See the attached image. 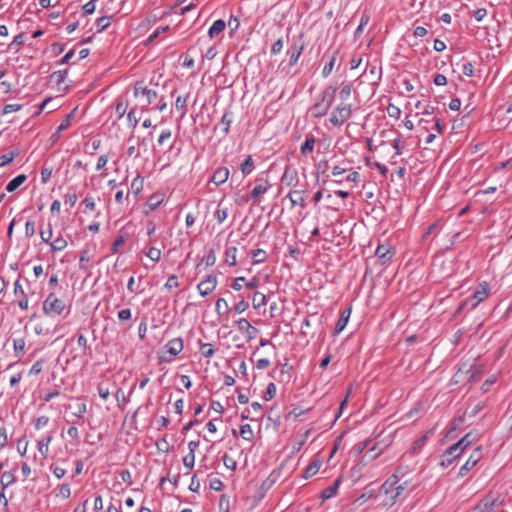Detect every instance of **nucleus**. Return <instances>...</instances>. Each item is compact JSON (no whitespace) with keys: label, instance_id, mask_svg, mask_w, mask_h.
Returning <instances> with one entry per match:
<instances>
[{"label":"nucleus","instance_id":"f257e3e1","mask_svg":"<svg viewBox=\"0 0 512 512\" xmlns=\"http://www.w3.org/2000/svg\"><path fill=\"white\" fill-rule=\"evenodd\" d=\"M397 483V473L388 477L385 482L376 491V499L380 500L379 505L383 507H391L397 501L398 497L395 495L394 485Z\"/></svg>","mask_w":512,"mask_h":512},{"label":"nucleus","instance_id":"f03ea898","mask_svg":"<svg viewBox=\"0 0 512 512\" xmlns=\"http://www.w3.org/2000/svg\"><path fill=\"white\" fill-rule=\"evenodd\" d=\"M475 440L472 432H468L458 442L450 446L442 455L441 465L448 467L454 459L458 458L464 450Z\"/></svg>","mask_w":512,"mask_h":512},{"label":"nucleus","instance_id":"7ed1b4c3","mask_svg":"<svg viewBox=\"0 0 512 512\" xmlns=\"http://www.w3.org/2000/svg\"><path fill=\"white\" fill-rule=\"evenodd\" d=\"M64 300L58 298L54 293H50L43 302V313L48 317H57L65 310Z\"/></svg>","mask_w":512,"mask_h":512},{"label":"nucleus","instance_id":"20e7f679","mask_svg":"<svg viewBox=\"0 0 512 512\" xmlns=\"http://www.w3.org/2000/svg\"><path fill=\"white\" fill-rule=\"evenodd\" d=\"M352 116V106L341 102L338 104L331 113L329 118L330 123L333 126H342Z\"/></svg>","mask_w":512,"mask_h":512},{"label":"nucleus","instance_id":"39448f33","mask_svg":"<svg viewBox=\"0 0 512 512\" xmlns=\"http://www.w3.org/2000/svg\"><path fill=\"white\" fill-rule=\"evenodd\" d=\"M142 96L145 98L144 104L142 105V111L148 109V106L152 104L158 97L157 91L149 89L144 81H137L134 85V96Z\"/></svg>","mask_w":512,"mask_h":512},{"label":"nucleus","instance_id":"423d86ee","mask_svg":"<svg viewBox=\"0 0 512 512\" xmlns=\"http://www.w3.org/2000/svg\"><path fill=\"white\" fill-rule=\"evenodd\" d=\"M490 294V288L487 282H483L479 284L478 288L474 291V293L465 299L457 308L455 314H460L461 311L467 307L470 301L475 300V304H480L484 299H486Z\"/></svg>","mask_w":512,"mask_h":512},{"label":"nucleus","instance_id":"0eeeda50","mask_svg":"<svg viewBox=\"0 0 512 512\" xmlns=\"http://www.w3.org/2000/svg\"><path fill=\"white\" fill-rule=\"evenodd\" d=\"M395 473H397V483L394 485L395 495H397L398 500L404 499L413 490V487L410 485L411 481L403 479L404 474L401 473L400 469H397Z\"/></svg>","mask_w":512,"mask_h":512},{"label":"nucleus","instance_id":"6e6552de","mask_svg":"<svg viewBox=\"0 0 512 512\" xmlns=\"http://www.w3.org/2000/svg\"><path fill=\"white\" fill-rule=\"evenodd\" d=\"M183 340L182 338H174L165 345L166 351L170 354V358L160 357V362H171L173 357L177 356L183 350Z\"/></svg>","mask_w":512,"mask_h":512},{"label":"nucleus","instance_id":"1a4fd4ad","mask_svg":"<svg viewBox=\"0 0 512 512\" xmlns=\"http://www.w3.org/2000/svg\"><path fill=\"white\" fill-rule=\"evenodd\" d=\"M324 57H326L328 59V61L326 62V64L324 65V67L322 69V77L327 78L332 73V71L336 65V62L339 57V50L335 49L333 51H327L324 54Z\"/></svg>","mask_w":512,"mask_h":512},{"label":"nucleus","instance_id":"9d476101","mask_svg":"<svg viewBox=\"0 0 512 512\" xmlns=\"http://www.w3.org/2000/svg\"><path fill=\"white\" fill-rule=\"evenodd\" d=\"M375 255L381 261V264L385 265L392 259L394 251L389 243L379 244L376 248Z\"/></svg>","mask_w":512,"mask_h":512},{"label":"nucleus","instance_id":"9b49d317","mask_svg":"<svg viewBox=\"0 0 512 512\" xmlns=\"http://www.w3.org/2000/svg\"><path fill=\"white\" fill-rule=\"evenodd\" d=\"M216 285H217V277L214 275H209L206 277L205 280L201 281L197 285V289L201 296H207L216 288Z\"/></svg>","mask_w":512,"mask_h":512},{"label":"nucleus","instance_id":"f8f14e48","mask_svg":"<svg viewBox=\"0 0 512 512\" xmlns=\"http://www.w3.org/2000/svg\"><path fill=\"white\" fill-rule=\"evenodd\" d=\"M336 92H337V86L328 85L324 88V90L318 96L317 100H319L321 103L326 105L328 108H331V106L334 102V99H335Z\"/></svg>","mask_w":512,"mask_h":512},{"label":"nucleus","instance_id":"ddd939ff","mask_svg":"<svg viewBox=\"0 0 512 512\" xmlns=\"http://www.w3.org/2000/svg\"><path fill=\"white\" fill-rule=\"evenodd\" d=\"M376 490L370 489L365 492H363L359 497H357L353 503L347 506V512H354L357 507L363 505L365 502H367L371 498L376 499Z\"/></svg>","mask_w":512,"mask_h":512},{"label":"nucleus","instance_id":"4468645a","mask_svg":"<svg viewBox=\"0 0 512 512\" xmlns=\"http://www.w3.org/2000/svg\"><path fill=\"white\" fill-rule=\"evenodd\" d=\"M236 323L238 326V330L241 333L245 334L248 340H252L257 336L259 332L258 329L252 326L247 319L241 318Z\"/></svg>","mask_w":512,"mask_h":512},{"label":"nucleus","instance_id":"2eb2a0df","mask_svg":"<svg viewBox=\"0 0 512 512\" xmlns=\"http://www.w3.org/2000/svg\"><path fill=\"white\" fill-rule=\"evenodd\" d=\"M14 295L19 298L18 306L21 310L25 311L28 309L29 301L24 289L19 280L14 283Z\"/></svg>","mask_w":512,"mask_h":512},{"label":"nucleus","instance_id":"dca6fc26","mask_svg":"<svg viewBox=\"0 0 512 512\" xmlns=\"http://www.w3.org/2000/svg\"><path fill=\"white\" fill-rule=\"evenodd\" d=\"M304 50V43L302 41H294L288 51V54L290 56V59H289V66L290 67H293L300 55L302 54Z\"/></svg>","mask_w":512,"mask_h":512},{"label":"nucleus","instance_id":"f3484780","mask_svg":"<svg viewBox=\"0 0 512 512\" xmlns=\"http://www.w3.org/2000/svg\"><path fill=\"white\" fill-rule=\"evenodd\" d=\"M480 452L479 448H477L476 452L472 454L469 459L460 467L458 475L460 477L465 476L479 461Z\"/></svg>","mask_w":512,"mask_h":512},{"label":"nucleus","instance_id":"a211bd4d","mask_svg":"<svg viewBox=\"0 0 512 512\" xmlns=\"http://www.w3.org/2000/svg\"><path fill=\"white\" fill-rule=\"evenodd\" d=\"M229 177V170L226 167H219L217 168L211 178L210 182L214 183L216 186H219L223 183H225L228 180Z\"/></svg>","mask_w":512,"mask_h":512},{"label":"nucleus","instance_id":"6ab92c4d","mask_svg":"<svg viewBox=\"0 0 512 512\" xmlns=\"http://www.w3.org/2000/svg\"><path fill=\"white\" fill-rule=\"evenodd\" d=\"M350 314H351V307H349L341 312L340 317L335 325L334 335H338L345 329V327L349 321Z\"/></svg>","mask_w":512,"mask_h":512},{"label":"nucleus","instance_id":"aec40b11","mask_svg":"<svg viewBox=\"0 0 512 512\" xmlns=\"http://www.w3.org/2000/svg\"><path fill=\"white\" fill-rule=\"evenodd\" d=\"M17 481L14 470L4 471L0 477V484L3 491L13 485Z\"/></svg>","mask_w":512,"mask_h":512},{"label":"nucleus","instance_id":"412c9836","mask_svg":"<svg viewBox=\"0 0 512 512\" xmlns=\"http://www.w3.org/2000/svg\"><path fill=\"white\" fill-rule=\"evenodd\" d=\"M340 484H341V478L338 477L331 486L322 490L321 498L323 500H328V499L334 497L338 492Z\"/></svg>","mask_w":512,"mask_h":512},{"label":"nucleus","instance_id":"4be33fe9","mask_svg":"<svg viewBox=\"0 0 512 512\" xmlns=\"http://www.w3.org/2000/svg\"><path fill=\"white\" fill-rule=\"evenodd\" d=\"M330 108L321 103L319 100H316L314 105L310 108V113L313 118H321L325 116Z\"/></svg>","mask_w":512,"mask_h":512},{"label":"nucleus","instance_id":"5701e85b","mask_svg":"<svg viewBox=\"0 0 512 512\" xmlns=\"http://www.w3.org/2000/svg\"><path fill=\"white\" fill-rule=\"evenodd\" d=\"M226 28V23L224 20L219 19L216 20L212 26L208 30V36L213 39L216 36H218L220 33H222Z\"/></svg>","mask_w":512,"mask_h":512},{"label":"nucleus","instance_id":"b1692460","mask_svg":"<svg viewBox=\"0 0 512 512\" xmlns=\"http://www.w3.org/2000/svg\"><path fill=\"white\" fill-rule=\"evenodd\" d=\"M52 439V434H48L38 441V451L44 458H46L48 455L49 444L51 443Z\"/></svg>","mask_w":512,"mask_h":512},{"label":"nucleus","instance_id":"393cba45","mask_svg":"<svg viewBox=\"0 0 512 512\" xmlns=\"http://www.w3.org/2000/svg\"><path fill=\"white\" fill-rule=\"evenodd\" d=\"M270 187L271 185L269 184L268 180H265L264 183H259L252 189L250 198L257 199L260 195L266 193Z\"/></svg>","mask_w":512,"mask_h":512},{"label":"nucleus","instance_id":"a878e982","mask_svg":"<svg viewBox=\"0 0 512 512\" xmlns=\"http://www.w3.org/2000/svg\"><path fill=\"white\" fill-rule=\"evenodd\" d=\"M316 140L314 136H309L306 138L304 143L300 147V153L303 156H307L309 153H312L314 151Z\"/></svg>","mask_w":512,"mask_h":512},{"label":"nucleus","instance_id":"bb28decb","mask_svg":"<svg viewBox=\"0 0 512 512\" xmlns=\"http://www.w3.org/2000/svg\"><path fill=\"white\" fill-rule=\"evenodd\" d=\"M321 467V461L319 459H314L305 469L303 477L308 479L314 476Z\"/></svg>","mask_w":512,"mask_h":512},{"label":"nucleus","instance_id":"cd10ccee","mask_svg":"<svg viewBox=\"0 0 512 512\" xmlns=\"http://www.w3.org/2000/svg\"><path fill=\"white\" fill-rule=\"evenodd\" d=\"M27 179V176L24 174H20L13 178L6 186V190L8 192H14L17 188H19Z\"/></svg>","mask_w":512,"mask_h":512},{"label":"nucleus","instance_id":"c85d7f7f","mask_svg":"<svg viewBox=\"0 0 512 512\" xmlns=\"http://www.w3.org/2000/svg\"><path fill=\"white\" fill-rule=\"evenodd\" d=\"M26 342L23 337L13 339V349L16 357H21L25 353Z\"/></svg>","mask_w":512,"mask_h":512},{"label":"nucleus","instance_id":"c756f323","mask_svg":"<svg viewBox=\"0 0 512 512\" xmlns=\"http://www.w3.org/2000/svg\"><path fill=\"white\" fill-rule=\"evenodd\" d=\"M288 197L290 199V202L292 206L299 205L302 208L305 207V198L303 197L302 193L300 191H292L288 194Z\"/></svg>","mask_w":512,"mask_h":512},{"label":"nucleus","instance_id":"7c9ffc66","mask_svg":"<svg viewBox=\"0 0 512 512\" xmlns=\"http://www.w3.org/2000/svg\"><path fill=\"white\" fill-rule=\"evenodd\" d=\"M255 168L254 160L251 155H248L244 162L240 165V170L244 177L249 175Z\"/></svg>","mask_w":512,"mask_h":512},{"label":"nucleus","instance_id":"2f4dec72","mask_svg":"<svg viewBox=\"0 0 512 512\" xmlns=\"http://www.w3.org/2000/svg\"><path fill=\"white\" fill-rule=\"evenodd\" d=\"M215 310L219 316H228L230 307L224 298H219L215 304Z\"/></svg>","mask_w":512,"mask_h":512},{"label":"nucleus","instance_id":"473e14b6","mask_svg":"<svg viewBox=\"0 0 512 512\" xmlns=\"http://www.w3.org/2000/svg\"><path fill=\"white\" fill-rule=\"evenodd\" d=\"M237 248L235 246L227 247L225 251V261L229 266H235L237 263Z\"/></svg>","mask_w":512,"mask_h":512},{"label":"nucleus","instance_id":"72a5a7b5","mask_svg":"<svg viewBox=\"0 0 512 512\" xmlns=\"http://www.w3.org/2000/svg\"><path fill=\"white\" fill-rule=\"evenodd\" d=\"M50 247L52 252L62 251L67 247V241L62 236H58L50 242Z\"/></svg>","mask_w":512,"mask_h":512},{"label":"nucleus","instance_id":"f704fd0d","mask_svg":"<svg viewBox=\"0 0 512 512\" xmlns=\"http://www.w3.org/2000/svg\"><path fill=\"white\" fill-rule=\"evenodd\" d=\"M434 434V429H430L428 430L422 437H420L419 439H417L414 443H413V450L416 451V450H419L421 449L425 444L426 442L428 441V439Z\"/></svg>","mask_w":512,"mask_h":512},{"label":"nucleus","instance_id":"c9c22d12","mask_svg":"<svg viewBox=\"0 0 512 512\" xmlns=\"http://www.w3.org/2000/svg\"><path fill=\"white\" fill-rule=\"evenodd\" d=\"M352 93V83H342L341 89L339 92V97L341 102H344L348 100Z\"/></svg>","mask_w":512,"mask_h":512},{"label":"nucleus","instance_id":"e433bc0d","mask_svg":"<svg viewBox=\"0 0 512 512\" xmlns=\"http://www.w3.org/2000/svg\"><path fill=\"white\" fill-rule=\"evenodd\" d=\"M19 155V150L14 149L7 154L0 156V167H3L11 163Z\"/></svg>","mask_w":512,"mask_h":512},{"label":"nucleus","instance_id":"4c0bfd02","mask_svg":"<svg viewBox=\"0 0 512 512\" xmlns=\"http://www.w3.org/2000/svg\"><path fill=\"white\" fill-rule=\"evenodd\" d=\"M267 303L266 296L261 292H255L252 298V305L255 309H259L262 306H265Z\"/></svg>","mask_w":512,"mask_h":512},{"label":"nucleus","instance_id":"58836bf2","mask_svg":"<svg viewBox=\"0 0 512 512\" xmlns=\"http://www.w3.org/2000/svg\"><path fill=\"white\" fill-rule=\"evenodd\" d=\"M232 123V112L226 111L220 121V125L223 126V132L225 135L229 133L230 125Z\"/></svg>","mask_w":512,"mask_h":512},{"label":"nucleus","instance_id":"ea45409f","mask_svg":"<svg viewBox=\"0 0 512 512\" xmlns=\"http://www.w3.org/2000/svg\"><path fill=\"white\" fill-rule=\"evenodd\" d=\"M128 103L124 102L122 98H118L115 106V114L118 119H121L127 111Z\"/></svg>","mask_w":512,"mask_h":512},{"label":"nucleus","instance_id":"a19ab883","mask_svg":"<svg viewBox=\"0 0 512 512\" xmlns=\"http://www.w3.org/2000/svg\"><path fill=\"white\" fill-rule=\"evenodd\" d=\"M67 73H68V70L65 69V70H59V71H55L51 74V79H53L56 84L59 86V90H61L60 88V85L62 83H64L65 79H66V76H67Z\"/></svg>","mask_w":512,"mask_h":512},{"label":"nucleus","instance_id":"79ce46f5","mask_svg":"<svg viewBox=\"0 0 512 512\" xmlns=\"http://www.w3.org/2000/svg\"><path fill=\"white\" fill-rule=\"evenodd\" d=\"M240 436L244 439V440H247V441H252L253 437H254V433H253V430L251 428V426L249 424H245V425H242L240 427V432H239Z\"/></svg>","mask_w":512,"mask_h":512},{"label":"nucleus","instance_id":"37998d69","mask_svg":"<svg viewBox=\"0 0 512 512\" xmlns=\"http://www.w3.org/2000/svg\"><path fill=\"white\" fill-rule=\"evenodd\" d=\"M74 117L73 112L65 116L57 127L56 134H60L62 131L67 130L71 126V119Z\"/></svg>","mask_w":512,"mask_h":512},{"label":"nucleus","instance_id":"c03bdc74","mask_svg":"<svg viewBox=\"0 0 512 512\" xmlns=\"http://www.w3.org/2000/svg\"><path fill=\"white\" fill-rule=\"evenodd\" d=\"M348 163L349 162H347V161H342L341 164L333 166L332 170H331V174L333 176L337 177V176H340V175L344 174L345 172L349 171V167H347Z\"/></svg>","mask_w":512,"mask_h":512},{"label":"nucleus","instance_id":"a18cd8bd","mask_svg":"<svg viewBox=\"0 0 512 512\" xmlns=\"http://www.w3.org/2000/svg\"><path fill=\"white\" fill-rule=\"evenodd\" d=\"M370 16L366 12H364L361 16L360 23L355 31V37L357 38L362 32L364 27L369 23Z\"/></svg>","mask_w":512,"mask_h":512},{"label":"nucleus","instance_id":"49530a36","mask_svg":"<svg viewBox=\"0 0 512 512\" xmlns=\"http://www.w3.org/2000/svg\"><path fill=\"white\" fill-rule=\"evenodd\" d=\"M189 94H187L185 97L178 96L175 101V107L178 110L182 111V117L186 114V105H187V99Z\"/></svg>","mask_w":512,"mask_h":512},{"label":"nucleus","instance_id":"de8ad7c7","mask_svg":"<svg viewBox=\"0 0 512 512\" xmlns=\"http://www.w3.org/2000/svg\"><path fill=\"white\" fill-rule=\"evenodd\" d=\"M252 258H253L254 263H256V264L262 263L267 259V254L262 249H256V250L252 251Z\"/></svg>","mask_w":512,"mask_h":512},{"label":"nucleus","instance_id":"09e8293b","mask_svg":"<svg viewBox=\"0 0 512 512\" xmlns=\"http://www.w3.org/2000/svg\"><path fill=\"white\" fill-rule=\"evenodd\" d=\"M200 351L202 355L206 358H211L215 353V350L213 349V346L210 343L201 344Z\"/></svg>","mask_w":512,"mask_h":512},{"label":"nucleus","instance_id":"8fccbe9b","mask_svg":"<svg viewBox=\"0 0 512 512\" xmlns=\"http://www.w3.org/2000/svg\"><path fill=\"white\" fill-rule=\"evenodd\" d=\"M276 390H277L276 389V385L273 382L269 383L268 386H267L266 392H265V394L263 396V399L265 401L272 400L275 397V395H276Z\"/></svg>","mask_w":512,"mask_h":512},{"label":"nucleus","instance_id":"3c124183","mask_svg":"<svg viewBox=\"0 0 512 512\" xmlns=\"http://www.w3.org/2000/svg\"><path fill=\"white\" fill-rule=\"evenodd\" d=\"M147 257L154 262H158L161 258V250L156 247H150L146 253Z\"/></svg>","mask_w":512,"mask_h":512},{"label":"nucleus","instance_id":"603ef678","mask_svg":"<svg viewBox=\"0 0 512 512\" xmlns=\"http://www.w3.org/2000/svg\"><path fill=\"white\" fill-rule=\"evenodd\" d=\"M97 390H98V394L99 396L104 399V400H107L109 395H110V390H109V386L108 384L106 383H99L98 386H97Z\"/></svg>","mask_w":512,"mask_h":512},{"label":"nucleus","instance_id":"864d4df0","mask_svg":"<svg viewBox=\"0 0 512 512\" xmlns=\"http://www.w3.org/2000/svg\"><path fill=\"white\" fill-rule=\"evenodd\" d=\"M131 189L135 195L139 194L143 189V179L139 176L135 177L131 183Z\"/></svg>","mask_w":512,"mask_h":512},{"label":"nucleus","instance_id":"5fc2aeb1","mask_svg":"<svg viewBox=\"0 0 512 512\" xmlns=\"http://www.w3.org/2000/svg\"><path fill=\"white\" fill-rule=\"evenodd\" d=\"M77 344L79 347L84 349V353L86 354V351L89 350V354H91V349L88 347V341L87 338L82 333H77Z\"/></svg>","mask_w":512,"mask_h":512},{"label":"nucleus","instance_id":"6e6d98bb","mask_svg":"<svg viewBox=\"0 0 512 512\" xmlns=\"http://www.w3.org/2000/svg\"><path fill=\"white\" fill-rule=\"evenodd\" d=\"M223 464L226 468L234 471L237 467V462L232 457H230L228 454H224L222 457Z\"/></svg>","mask_w":512,"mask_h":512},{"label":"nucleus","instance_id":"4d7b16f0","mask_svg":"<svg viewBox=\"0 0 512 512\" xmlns=\"http://www.w3.org/2000/svg\"><path fill=\"white\" fill-rule=\"evenodd\" d=\"M387 113H388L389 117L398 119L401 115V109L398 106L390 103L387 106Z\"/></svg>","mask_w":512,"mask_h":512},{"label":"nucleus","instance_id":"13d9d810","mask_svg":"<svg viewBox=\"0 0 512 512\" xmlns=\"http://www.w3.org/2000/svg\"><path fill=\"white\" fill-rule=\"evenodd\" d=\"M161 202H162V199L160 198V196L157 194H153L150 196V198L148 200L149 208L151 210H156L160 206Z\"/></svg>","mask_w":512,"mask_h":512},{"label":"nucleus","instance_id":"bf43d9fd","mask_svg":"<svg viewBox=\"0 0 512 512\" xmlns=\"http://www.w3.org/2000/svg\"><path fill=\"white\" fill-rule=\"evenodd\" d=\"M125 237L123 235L118 236L111 245V252L116 254L119 251V248L124 245Z\"/></svg>","mask_w":512,"mask_h":512},{"label":"nucleus","instance_id":"052dcab7","mask_svg":"<svg viewBox=\"0 0 512 512\" xmlns=\"http://www.w3.org/2000/svg\"><path fill=\"white\" fill-rule=\"evenodd\" d=\"M86 412L87 405L85 402H81L76 405L75 412H73V415L77 418H82Z\"/></svg>","mask_w":512,"mask_h":512},{"label":"nucleus","instance_id":"680f3d73","mask_svg":"<svg viewBox=\"0 0 512 512\" xmlns=\"http://www.w3.org/2000/svg\"><path fill=\"white\" fill-rule=\"evenodd\" d=\"M366 164L368 166H374L376 169H378V171L381 173L383 177H386L388 173V168L384 164H381L380 162H374L372 164L369 159H366Z\"/></svg>","mask_w":512,"mask_h":512},{"label":"nucleus","instance_id":"e2e57ef3","mask_svg":"<svg viewBox=\"0 0 512 512\" xmlns=\"http://www.w3.org/2000/svg\"><path fill=\"white\" fill-rule=\"evenodd\" d=\"M50 419L48 416L42 415L36 418L34 426L35 429L39 430L48 425Z\"/></svg>","mask_w":512,"mask_h":512},{"label":"nucleus","instance_id":"0e129e2a","mask_svg":"<svg viewBox=\"0 0 512 512\" xmlns=\"http://www.w3.org/2000/svg\"><path fill=\"white\" fill-rule=\"evenodd\" d=\"M110 18L109 16H102L97 19V26L99 27V32L105 30L110 25Z\"/></svg>","mask_w":512,"mask_h":512},{"label":"nucleus","instance_id":"69168bd1","mask_svg":"<svg viewBox=\"0 0 512 512\" xmlns=\"http://www.w3.org/2000/svg\"><path fill=\"white\" fill-rule=\"evenodd\" d=\"M227 216H228L227 209L218 208L214 212V217L217 219L218 223H220V224L226 220Z\"/></svg>","mask_w":512,"mask_h":512},{"label":"nucleus","instance_id":"338daca9","mask_svg":"<svg viewBox=\"0 0 512 512\" xmlns=\"http://www.w3.org/2000/svg\"><path fill=\"white\" fill-rule=\"evenodd\" d=\"M194 464H195V454H192V453H188L184 458H183V465L188 468V469H192L194 467Z\"/></svg>","mask_w":512,"mask_h":512},{"label":"nucleus","instance_id":"774afa93","mask_svg":"<svg viewBox=\"0 0 512 512\" xmlns=\"http://www.w3.org/2000/svg\"><path fill=\"white\" fill-rule=\"evenodd\" d=\"M71 495V488L70 485L67 483L62 484L59 487V496H61L63 499L69 498Z\"/></svg>","mask_w":512,"mask_h":512}]
</instances>
